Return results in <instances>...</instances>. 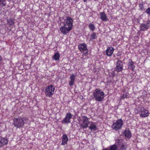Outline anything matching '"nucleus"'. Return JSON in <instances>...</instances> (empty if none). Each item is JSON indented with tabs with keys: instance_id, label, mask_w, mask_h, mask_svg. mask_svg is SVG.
<instances>
[{
	"instance_id": "f257e3e1",
	"label": "nucleus",
	"mask_w": 150,
	"mask_h": 150,
	"mask_svg": "<svg viewBox=\"0 0 150 150\" xmlns=\"http://www.w3.org/2000/svg\"><path fill=\"white\" fill-rule=\"evenodd\" d=\"M27 120V118L26 117L14 118L13 119V124L16 128H22Z\"/></svg>"
},
{
	"instance_id": "f03ea898",
	"label": "nucleus",
	"mask_w": 150,
	"mask_h": 150,
	"mask_svg": "<svg viewBox=\"0 0 150 150\" xmlns=\"http://www.w3.org/2000/svg\"><path fill=\"white\" fill-rule=\"evenodd\" d=\"M93 95L95 100L98 101H102L105 97L104 93L99 88H96L94 90Z\"/></svg>"
},
{
	"instance_id": "7ed1b4c3",
	"label": "nucleus",
	"mask_w": 150,
	"mask_h": 150,
	"mask_svg": "<svg viewBox=\"0 0 150 150\" xmlns=\"http://www.w3.org/2000/svg\"><path fill=\"white\" fill-rule=\"evenodd\" d=\"M55 87L52 85L48 86L46 88L45 90V94L46 96L51 97L54 94Z\"/></svg>"
},
{
	"instance_id": "20e7f679",
	"label": "nucleus",
	"mask_w": 150,
	"mask_h": 150,
	"mask_svg": "<svg viewBox=\"0 0 150 150\" xmlns=\"http://www.w3.org/2000/svg\"><path fill=\"white\" fill-rule=\"evenodd\" d=\"M123 124L122 120L121 119H120L113 123L112 126V127L114 130L117 131L121 128Z\"/></svg>"
},
{
	"instance_id": "39448f33",
	"label": "nucleus",
	"mask_w": 150,
	"mask_h": 150,
	"mask_svg": "<svg viewBox=\"0 0 150 150\" xmlns=\"http://www.w3.org/2000/svg\"><path fill=\"white\" fill-rule=\"evenodd\" d=\"M78 48L79 50L83 52L82 56L83 57L86 56L88 50L87 49V45L86 44L81 43L78 45Z\"/></svg>"
},
{
	"instance_id": "423d86ee",
	"label": "nucleus",
	"mask_w": 150,
	"mask_h": 150,
	"mask_svg": "<svg viewBox=\"0 0 150 150\" xmlns=\"http://www.w3.org/2000/svg\"><path fill=\"white\" fill-rule=\"evenodd\" d=\"M73 20L70 18H68L66 19V31H70L72 29L73 26Z\"/></svg>"
},
{
	"instance_id": "0eeeda50",
	"label": "nucleus",
	"mask_w": 150,
	"mask_h": 150,
	"mask_svg": "<svg viewBox=\"0 0 150 150\" xmlns=\"http://www.w3.org/2000/svg\"><path fill=\"white\" fill-rule=\"evenodd\" d=\"M83 120L82 123L80 125V126L81 128H86L88 127L89 123L88 119L86 117L84 116L83 117Z\"/></svg>"
},
{
	"instance_id": "6e6552de",
	"label": "nucleus",
	"mask_w": 150,
	"mask_h": 150,
	"mask_svg": "<svg viewBox=\"0 0 150 150\" xmlns=\"http://www.w3.org/2000/svg\"><path fill=\"white\" fill-rule=\"evenodd\" d=\"M140 116L142 117H146L148 116L149 112L148 111L144 108H142L139 110Z\"/></svg>"
},
{
	"instance_id": "1a4fd4ad",
	"label": "nucleus",
	"mask_w": 150,
	"mask_h": 150,
	"mask_svg": "<svg viewBox=\"0 0 150 150\" xmlns=\"http://www.w3.org/2000/svg\"><path fill=\"white\" fill-rule=\"evenodd\" d=\"M150 27V21H149L147 22L146 23H142L140 25V30L144 31L147 30Z\"/></svg>"
},
{
	"instance_id": "9d476101",
	"label": "nucleus",
	"mask_w": 150,
	"mask_h": 150,
	"mask_svg": "<svg viewBox=\"0 0 150 150\" xmlns=\"http://www.w3.org/2000/svg\"><path fill=\"white\" fill-rule=\"evenodd\" d=\"M122 68L123 65L122 62L120 61H118L116 64L115 70L117 72L120 71L122 70Z\"/></svg>"
},
{
	"instance_id": "9b49d317",
	"label": "nucleus",
	"mask_w": 150,
	"mask_h": 150,
	"mask_svg": "<svg viewBox=\"0 0 150 150\" xmlns=\"http://www.w3.org/2000/svg\"><path fill=\"white\" fill-rule=\"evenodd\" d=\"M8 141L6 139L0 137V148L5 145L8 143Z\"/></svg>"
},
{
	"instance_id": "f8f14e48",
	"label": "nucleus",
	"mask_w": 150,
	"mask_h": 150,
	"mask_svg": "<svg viewBox=\"0 0 150 150\" xmlns=\"http://www.w3.org/2000/svg\"><path fill=\"white\" fill-rule=\"evenodd\" d=\"M114 49L112 47H108L106 50V55L109 56L112 55Z\"/></svg>"
},
{
	"instance_id": "ddd939ff",
	"label": "nucleus",
	"mask_w": 150,
	"mask_h": 150,
	"mask_svg": "<svg viewBox=\"0 0 150 150\" xmlns=\"http://www.w3.org/2000/svg\"><path fill=\"white\" fill-rule=\"evenodd\" d=\"M134 63L132 61L130 60L128 63V68L129 69H131L132 71H134L135 66L134 65Z\"/></svg>"
},
{
	"instance_id": "4468645a",
	"label": "nucleus",
	"mask_w": 150,
	"mask_h": 150,
	"mask_svg": "<svg viewBox=\"0 0 150 150\" xmlns=\"http://www.w3.org/2000/svg\"><path fill=\"white\" fill-rule=\"evenodd\" d=\"M100 18L102 21H107L108 20L106 15L104 12L100 13Z\"/></svg>"
},
{
	"instance_id": "2eb2a0df",
	"label": "nucleus",
	"mask_w": 150,
	"mask_h": 150,
	"mask_svg": "<svg viewBox=\"0 0 150 150\" xmlns=\"http://www.w3.org/2000/svg\"><path fill=\"white\" fill-rule=\"evenodd\" d=\"M75 77V76L74 74H72L71 76L70 77L71 80L69 83V84L70 85L72 86L73 85L74 82Z\"/></svg>"
},
{
	"instance_id": "dca6fc26",
	"label": "nucleus",
	"mask_w": 150,
	"mask_h": 150,
	"mask_svg": "<svg viewBox=\"0 0 150 150\" xmlns=\"http://www.w3.org/2000/svg\"><path fill=\"white\" fill-rule=\"evenodd\" d=\"M7 23L9 25V27L12 28L13 27L14 22L11 19H8L7 20Z\"/></svg>"
},
{
	"instance_id": "f3484780",
	"label": "nucleus",
	"mask_w": 150,
	"mask_h": 150,
	"mask_svg": "<svg viewBox=\"0 0 150 150\" xmlns=\"http://www.w3.org/2000/svg\"><path fill=\"white\" fill-rule=\"evenodd\" d=\"M89 129L91 131H96V127L95 123L91 122V124L89 127Z\"/></svg>"
},
{
	"instance_id": "a211bd4d",
	"label": "nucleus",
	"mask_w": 150,
	"mask_h": 150,
	"mask_svg": "<svg viewBox=\"0 0 150 150\" xmlns=\"http://www.w3.org/2000/svg\"><path fill=\"white\" fill-rule=\"evenodd\" d=\"M126 145L124 144L119 146L117 148V150H126Z\"/></svg>"
},
{
	"instance_id": "6ab92c4d",
	"label": "nucleus",
	"mask_w": 150,
	"mask_h": 150,
	"mask_svg": "<svg viewBox=\"0 0 150 150\" xmlns=\"http://www.w3.org/2000/svg\"><path fill=\"white\" fill-rule=\"evenodd\" d=\"M115 143L118 144L119 146L122 144H124V142L123 139H118L116 140Z\"/></svg>"
},
{
	"instance_id": "aec40b11",
	"label": "nucleus",
	"mask_w": 150,
	"mask_h": 150,
	"mask_svg": "<svg viewBox=\"0 0 150 150\" xmlns=\"http://www.w3.org/2000/svg\"><path fill=\"white\" fill-rule=\"evenodd\" d=\"M124 134L126 137H128V138H130L131 137V133L130 131L128 130H125L124 132Z\"/></svg>"
},
{
	"instance_id": "412c9836",
	"label": "nucleus",
	"mask_w": 150,
	"mask_h": 150,
	"mask_svg": "<svg viewBox=\"0 0 150 150\" xmlns=\"http://www.w3.org/2000/svg\"><path fill=\"white\" fill-rule=\"evenodd\" d=\"M60 57L59 54L58 53H55L53 57V59L55 60H58Z\"/></svg>"
},
{
	"instance_id": "4be33fe9",
	"label": "nucleus",
	"mask_w": 150,
	"mask_h": 150,
	"mask_svg": "<svg viewBox=\"0 0 150 150\" xmlns=\"http://www.w3.org/2000/svg\"><path fill=\"white\" fill-rule=\"evenodd\" d=\"M72 115L70 113H68L66 116V123L68 122H70L69 120L71 118Z\"/></svg>"
},
{
	"instance_id": "5701e85b",
	"label": "nucleus",
	"mask_w": 150,
	"mask_h": 150,
	"mask_svg": "<svg viewBox=\"0 0 150 150\" xmlns=\"http://www.w3.org/2000/svg\"><path fill=\"white\" fill-rule=\"evenodd\" d=\"M109 149L110 150H117V146L115 144L110 146Z\"/></svg>"
},
{
	"instance_id": "b1692460",
	"label": "nucleus",
	"mask_w": 150,
	"mask_h": 150,
	"mask_svg": "<svg viewBox=\"0 0 150 150\" xmlns=\"http://www.w3.org/2000/svg\"><path fill=\"white\" fill-rule=\"evenodd\" d=\"M61 144L63 145L66 144V134H64L63 136Z\"/></svg>"
},
{
	"instance_id": "393cba45",
	"label": "nucleus",
	"mask_w": 150,
	"mask_h": 150,
	"mask_svg": "<svg viewBox=\"0 0 150 150\" xmlns=\"http://www.w3.org/2000/svg\"><path fill=\"white\" fill-rule=\"evenodd\" d=\"M66 25L65 24H64V26H65ZM60 30L61 32H62L63 34H66V28L65 27L62 26L60 28Z\"/></svg>"
},
{
	"instance_id": "a878e982",
	"label": "nucleus",
	"mask_w": 150,
	"mask_h": 150,
	"mask_svg": "<svg viewBox=\"0 0 150 150\" xmlns=\"http://www.w3.org/2000/svg\"><path fill=\"white\" fill-rule=\"evenodd\" d=\"M90 40H93L96 39L97 38L96 33H93V34L90 36Z\"/></svg>"
},
{
	"instance_id": "bb28decb",
	"label": "nucleus",
	"mask_w": 150,
	"mask_h": 150,
	"mask_svg": "<svg viewBox=\"0 0 150 150\" xmlns=\"http://www.w3.org/2000/svg\"><path fill=\"white\" fill-rule=\"evenodd\" d=\"M89 27L90 30L92 31H93L95 28V27L94 25L92 24H89Z\"/></svg>"
},
{
	"instance_id": "cd10ccee",
	"label": "nucleus",
	"mask_w": 150,
	"mask_h": 150,
	"mask_svg": "<svg viewBox=\"0 0 150 150\" xmlns=\"http://www.w3.org/2000/svg\"><path fill=\"white\" fill-rule=\"evenodd\" d=\"M145 12L149 15H150V7L148 8L145 11Z\"/></svg>"
},
{
	"instance_id": "c85d7f7f",
	"label": "nucleus",
	"mask_w": 150,
	"mask_h": 150,
	"mask_svg": "<svg viewBox=\"0 0 150 150\" xmlns=\"http://www.w3.org/2000/svg\"><path fill=\"white\" fill-rule=\"evenodd\" d=\"M5 0H0V5L1 4H2L4 6H6L5 3H4V1Z\"/></svg>"
},
{
	"instance_id": "c756f323",
	"label": "nucleus",
	"mask_w": 150,
	"mask_h": 150,
	"mask_svg": "<svg viewBox=\"0 0 150 150\" xmlns=\"http://www.w3.org/2000/svg\"><path fill=\"white\" fill-rule=\"evenodd\" d=\"M3 59L2 57L0 56V66L2 64Z\"/></svg>"
},
{
	"instance_id": "7c9ffc66",
	"label": "nucleus",
	"mask_w": 150,
	"mask_h": 150,
	"mask_svg": "<svg viewBox=\"0 0 150 150\" xmlns=\"http://www.w3.org/2000/svg\"><path fill=\"white\" fill-rule=\"evenodd\" d=\"M127 94L126 93L125 95L124 94H123V95L122 96V98H126L127 97V95H126Z\"/></svg>"
},
{
	"instance_id": "2f4dec72",
	"label": "nucleus",
	"mask_w": 150,
	"mask_h": 150,
	"mask_svg": "<svg viewBox=\"0 0 150 150\" xmlns=\"http://www.w3.org/2000/svg\"><path fill=\"white\" fill-rule=\"evenodd\" d=\"M63 123H66V117H65L63 120Z\"/></svg>"
},
{
	"instance_id": "473e14b6",
	"label": "nucleus",
	"mask_w": 150,
	"mask_h": 150,
	"mask_svg": "<svg viewBox=\"0 0 150 150\" xmlns=\"http://www.w3.org/2000/svg\"><path fill=\"white\" fill-rule=\"evenodd\" d=\"M103 150H110L109 148H107L104 149H103Z\"/></svg>"
},
{
	"instance_id": "72a5a7b5",
	"label": "nucleus",
	"mask_w": 150,
	"mask_h": 150,
	"mask_svg": "<svg viewBox=\"0 0 150 150\" xmlns=\"http://www.w3.org/2000/svg\"><path fill=\"white\" fill-rule=\"evenodd\" d=\"M66 140H68V137H67V136H66Z\"/></svg>"
},
{
	"instance_id": "f704fd0d",
	"label": "nucleus",
	"mask_w": 150,
	"mask_h": 150,
	"mask_svg": "<svg viewBox=\"0 0 150 150\" xmlns=\"http://www.w3.org/2000/svg\"><path fill=\"white\" fill-rule=\"evenodd\" d=\"M84 2H86L87 1V0H83Z\"/></svg>"
},
{
	"instance_id": "c9c22d12",
	"label": "nucleus",
	"mask_w": 150,
	"mask_h": 150,
	"mask_svg": "<svg viewBox=\"0 0 150 150\" xmlns=\"http://www.w3.org/2000/svg\"><path fill=\"white\" fill-rule=\"evenodd\" d=\"M141 8L142 9V7H141Z\"/></svg>"
},
{
	"instance_id": "e433bc0d",
	"label": "nucleus",
	"mask_w": 150,
	"mask_h": 150,
	"mask_svg": "<svg viewBox=\"0 0 150 150\" xmlns=\"http://www.w3.org/2000/svg\"><path fill=\"white\" fill-rule=\"evenodd\" d=\"M140 6H142V5H139Z\"/></svg>"
}]
</instances>
